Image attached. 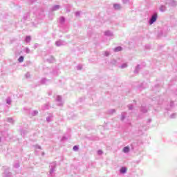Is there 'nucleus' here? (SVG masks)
Instances as JSON below:
<instances>
[{"label": "nucleus", "mask_w": 177, "mask_h": 177, "mask_svg": "<svg viewBox=\"0 0 177 177\" xmlns=\"http://www.w3.org/2000/svg\"><path fill=\"white\" fill-rule=\"evenodd\" d=\"M157 19H158V14L157 12H154L149 20V24L151 26V24H154L156 21H157Z\"/></svg>", "instance_id": "1"}, {"label": "nucleus", "mask_w": 177, "mask_h": 177, "mask_svg": "<svg viewBox=\"0 0 177 177\" xmlns=\"http://www.w3.org/2000/svg\"><path fill=\"white\" fill-rule=\"evenodd\" d=\"M56 167H57V164L56 163V162H53L50 164V175H52V174L55 172Z\"/></svg>", "instance_id": "2"}, {"label": "nucleus", "mask_w": 177, "mask_h": 177, "mask_svg": "<svg viewBox=\"0 0 177 177\" xmlns=\"http://www.w3.org/2000/svg\"><path fill=\"white\" fill-rule=\"evenodd\" d=\"M3 177H12V173L9 171V169H5Z\"/></svg>", "instance_id": "3"}, {"label": "nucleus", "mask_w": 177, "mask_h": 177, "mask_svg": "<svg viewBox=\"0 0 177 177\" xmlns=\"http://www.w3.org/2000/svg\"><path fill=\"white\" fill-rule=\"evenodd\" d=\"M55 45L56 46H63L64 45H66V43L63 40H59L55 42Z\"/></svg>", "instance_id": "4"}, {"label": "nucleus", "mask_w": 177, "mask_h": 177, "mask_svg": "<svg viewBox=\"0 0 177 177\" xmlns=\"http://www.w3.org/2000/svg\"><path fill=\"white\" fill-rule=\"evenodd\" d=\"M56 102H57L58 106H63V101L62 100V96L57 95L56 98Z\"/></svg>", "instance_id": "5"}, {"label": "nucleus", "mask_w": 177, "mask_h": 177, "mask_svg": "<svg viewBox=\"0 0 177 177\" xmlns=\"http://www.w3.org/2000/svg\"><path fill=\"white\" fill-rule=\"evenodd\" d=\"M168 5H169V6H177V1L175 0H170L168 2Z\"/></svg>", "instance_id": "6"}, {"label": "nucleus", "mask_w": 177, "mask_h": 177, "mask_svg": "<svg viewBox=\"0 0 177 177\" xmlns=\"http://www.w3.org/2000/svg\"><path fill=\"white\" fill-rule=\"evenodd\" d=\"M104 35L106 37H113L114 35L110 30H106L104 32Z\"/></svg>", "instance_id": "7"}, {"label": "nucleus", "mask_w": 177, "mask_h": 177, "mask_svg": "<svg viewBox=\"0 0 177 177\" xmlns=\"http://www.w3.org/2000/svg\"><path fill=\"white\" fill-rule=\"evenodd\" d=\"M59 9H60V5H55L53 6L51 10H53V12H55L56 10H59Z\"/></svg>", "instance_id": "8"}, {"label": "nucleus", "mask_w": 177, "mask_h": 177, "mask_svg": "<svg viewBox=\"0 0 177 177\" xmlns=\"http://www.w3.org/2000/svg\"><path fill=\"white\" fill-rule=\"evenodd\" d=\"M113 8L115 10H120L121 9V5L118 3L113 4Z\"/></svg>", "instance_id": "9"}, {"label": "nucleus", "mask_w": 177, "mask_h": 177, "mask_svg": "<svg viewBox=\"0 0 177 177\" xmlns=\"http://www.w3.org/2000/svg\"><path fill=\"white\" fill-rule=\"evenodd\" d=\"M30 41H31V36H26L25 38V42L26 44H30Z\"/></svg>", "instance_id": "10"}, {"label": "nucleus", "mask_w": 177, "mask_h": 177, "mask_svg": "<svg viewBox=\"0 0 177 177\" xmlns=\"http://www.w3.org/2000/svg\"><path fill=\"white\" fill-rule=\"evenodd\" d=\"M140 111L142 113H147L148 111L147 108L145 106H142L140 108Z\"/></svg>", "instance_id": "11"}, {"label": "nucleus", "mask_w": 177, "mask_h": 177, "mask_svg": "<svg viewBox=\"0 0 177 177\" xmlns=\"http://www.w3.org/2000/svg\"><path fill=\"white\" fill-rule=\"evenodd\" d=\"M159 10H160L161 12H165L167 10V7L165 6L162 5L159 8Z\"/></svg>", "instance_id": "12"}, {"label": "nucleus", "mask_w": 177, "mask_h": 177, "mask_svg": "<svg viewBox=\"0 0 177 177\" xmlns=\"http://www.w3.org/2000/svg\"><path fill=\"white\" fill-rule=\"evenodd\" d=\"M120 172L121 174H127V167H122L120 169Z\"/></svg>", "instance_id": "13"}, {"label": "nucleus", "mask_w": 177, "mask_h": 177, "mask_svg": "<svg viewBox=\"0 0 177 177\" xmlns=\"http://www.w3.org/2000/svg\"><path fill=\"white\" fill-rule=\"evenodd\" d=\"M140 70V65H137L136 67V69L134 71V74H138L139 73V71Z\"/></svg>", "instance_id": "14"}, {"label": "nucleus", "mask_w": 177, "mask_h": 177, "mask_svg": "<svg viewBox=\"0 0 177 177\" xmlns=\"http://www.w3.org/2000/svg\"><path fill=\"white\" fill-rule=\"evenodd\" d=\"M122 50V47L118 46L114 48V52H121Z\"/></svg>", "instance_id": "15"}, {"label": "nucleus", "mask_w": 177, "mask_h": 177, "mask_svg": "<svg viewBox=\"0 0 177 177\" xmlns=\"http://www.w3.org/2000/svg\"><path fill=\"white\" fill-rule=\"evenodd\" d=\"M121 121H124L125 120V117L127 115V112H122L121 114Z\"/></svg>", "instance_id": "16"}, {"label": "nucleus", "mask_w": 177, "mask_h": 177, "mask_svg": "<svg viewBox=\"0 0 177 177\" xmlns=\"http://www.w3.org/2000/svg\"><path fill=\"white\" fill-rule=\"evenodd\" d=\"M64 21H66V18H64V17H61L59 18V23L61 24H64Z\"/></svg>", "instance_id": "17"}, {"label": "nucleus", "mask_w": 177, "mask_h": 177, "mask_svg": "<svg viewBox=\"0 0 177 177\" xmlns=\"http://www.w3.org/2000/svg\"><path fill=\"white\" fill-rule=\"evenodd\" d=\"M129 147H124L123 149L124 153H129Z\"/></svg>", "instance_id": "18"}, {"label": "nucleus", "mask_w": 177, "mask_h": 177, "mask_svg": "<svg viewBox=\"0 0 177 177\" xmlns=\"http://www.w3.org/2000/svg\"><path fill=\"white\" fill-rule=\"evenodd\" d=\"M49 80H48V79L46 78H43L41 80V84H48V82Z\"/></svg>", "instance_id": "19"}, {"label": "nucleus", "mask_w": 177, "mask_h": 177, "mask_svg": "<svg viewBox=\"0 0 177 177\" xmlns=\"http://www.w3.org/2000/svg\"><path fill=\"white\" fill-rule=\"evenodd\" d=\"M24 61V56H20L18 59V62L19 63H23V62Z\"/></svg>", "instance_id": "20"}, {"label": "nucleus", "mask_w": 177, "mask_h": 177, "mask_svg": "<svg viewBox=\"0 0 177 177\" xmlns=\"http://www.w3.org/2000/svg\"><path fill=\"white\" fill-rule=\"evenodd\" d=\"M7 121H8V122H10V124H14V122H15V120H13V118H8L7 119Z\"/></svg>", "instance_id": "21"}, {"label": "nucleus", "mask_w": 177, "mask_h": 177, "mask_svg": "<svg viewBox=\"0 0 177 177\" xmlns=\"http://www.w3.org/2000/svg\"><path fill=\"white\" fill-rule=\"evenodd\" d=\"M47 62L49 63H53L55 62V58L53 57H50V59H47Z\"/></svg>", "instance_id": "22"}, {"label": "nucleus", "mask_w": 177, "mask_h": 177, "mask_svg": "<svg viewBox=\"0 0 177 177\" xmlns=\"http://www.w3.org/2000/svg\"><path fill=\"white\" fill-rule=\"evenodd\" d=\"M53 117V116L52 115H50V116L47 117V118H46V121H47V122H50L51 119H52Z\"/></svg>", "instance_id": "23"}, {"label": "nucleus", "mask_w": 177, "mask_h": 177, "mask_svg": "<svg viewBox=\"0 0 177 177\" xmlns=\"http://www.w3.org/2000/svg\"><path fill=\"white\" fill-rule=\"evenodd\" d=\"M6 103L7 104H10L12 103V100L10 99V97H8L6 99Z\"/></svg>", "instance_id": "24"}, {"label": "nucleus", "mask_w": 177, "mask_h": 177, "mask_svg": "<svg viewBox=\"0 0 177 177\" xmlns=\"http://www.w3.org/2000/svg\"><path fill=\"white\" fill-rule=\"evenodd\" d=\"M38 115V111H33L32 112V115L33 116V117H35V115Z\"/></svg>", "instance_id": "25"}, {"label": "nucleus", "mask_w": 177, "mask_h": 177, "mask_svg": "<svg viewBox=\"0 0 177 177\" xmlns=\"http://www.w3.org/2000/svg\"><path fill=\"white\" fill-rule=\"evenodd\" d=\"M80 147L77 145H75L73 148V150H74V151H77V150H79Z\"/></svg>", "instance_id": "26"}, {"label": "nucleus", "mask_w": 177, "mask_h": 177, "mask_svg": "<svg viewBox=\"0 0 177 177\" xmlns=\"http://www.w3.org/2000/svg\"><path fill=\"white\" fill-rule=\"evenodd\" d=\"M128 65L127 64H122L120 66L121 68H127Z\"/></svg>", "instance_id": "27"}, {"label": "nucleus", "mask_w": 177, "mask_h": 177, "mask_svg": "<svg viewBox=\"0 0 177 177\" xmlns=\"http://www.w3.org/2000/svg\"><path fill=\"white\" fill-rule=\"evenodd\" d=\"M26 133H27L26 130H21V134L22 136H24V135H26Z\"/></svg>", "instance_id": "28"}, {"label": "nucleus", "mask_w": 177, "mask_h": 177, "mask_svg": "<svg viewBox=\"0 0 177 177\" xmlns=\"http://www.w3.org/2000/svg\"><path fill=\"white\" fill-rule=\"evenodd\" d=\"M109 113L110 114H114V113H115V109H111L109 110Z\"/></svg>", "instance_id": "29"}, {"label": "nucleus", "mask_w": 177, "mask_h": 177, "mask_svg": "<svg viewBox=\"0 0 177 177\" xmlns=\"http://www.w3.org/2000/svg\"><path fill=\"white\" fill-rule=\"evenodd\" d=\"M15 168H19L20 167V164L19 162H17L14 165Z\"/></svg>", "instance_id": "30"}, {"label": "nucleus", "mask_w": 177, "mask_h": 177, "mask_svg": "<svg viewBox=\"0 0 177 177\" xmlns=\"http://www.w3.org/2000/svg\"><path fill=\"white\" fill-rule=\"evenodd\" d=\"M104 56H106V57H108V56H110V53H109V51H105V52H104Z\"/></svg>", "instance_id": "31"}, {"label": "nucleus", "mask_w": 177, "mask_h": 177, "mask_svg": "<svg viewBox=\"0 0 177 177\" xmlns=\"http://www.w3.org/2000/svg\"><path fill=\"white\" fill-rule=\"evenodd\" d=\"M170 118H176V113H173L170 115Z\"/></svg>", "instance_id": "32"}, {"label": "nucleus", "mask_w": 177, "mask_h": 177, "mask_svg": "<svg viewBox=\"0 0 177 177\" xmlns=\"http://www.w3.org/2000/svg\"><path fill=\"white\" fill-rule=\"evenodd\" d=\"M97 154H98V156H102V155L103 154V151H102V150H98V151H97Z\"/></svg>", "instance_id": "33"}, {"label": "nucleus", "mask_w": 177, "mask_h": 177, "mask_svg": "<svg viewBox=\"0 0 177 177\" xmlns=\"http://www.w3.org/2000/svg\"><path fill=\"white\" fill-rule=\"evenodd\" d=\"M129 110H133V105H128Z\"/></svg>", "instance_id": "34"}, {"label": "nucleus", "mask_w": 177, "mask_h": 177, "mask_svg": "<svg viewBox=\"0 0 177 177\" xmlns=\"http://www.w3.org/2000/svg\"><path fill=\"white\" fill-rule=\"evenodd\" d=\"M77 70H82V65H78L77 66Z\"/></svg>", "instance_id": "35"}, {"label": "nucleus", "mask_w": 177, "mask_h": 177, "mask_svg": "<svg viewBox=\"0 0 177 177\" xmlns=\"http://www.w3.org/2000/svg\"><path fill=\"white\" fill-rule=\"evenodd\" d=\"M26 78H30V73H26V74L25 75Z\"/></svg>", "instance_id": "36"}, {"label": "nucleus", "mask_w": 177, "mask_h": 177, "mask_svg": "<svg viewBox=\"0 0 177 177\" xmlns=\"http://www.w3.org/2000/svg\"><path fill=\"white\" fill-rule=\"evenodd\" d=\"M35 149H39L40 150H41V146H39V145H35Z\"/></svg>", "instance_id": "37"}, {"label": "nucleus", "mask_w": 177, "mask_h": 177, "mask_svg": "<svg viewBox=\"0 0 177 177\" xmlns=\"http://www.w3.org/2000/svg\"><path fill=\"white\" fill-rule=\"evenodd\" d=\"M26 53H30V48H26L25 50Z\"/></svg>", "instance_id": "38"}, {"label": "nucleus", "mask_w": 177, "mask_h": 177, "mask_svg": "<svg viewBox=\"0 0 177 177\" xmlns=\"http://www.w3.org/2000/svg\"><path fill=\"white\" fill-rule=\"evenodd\" d=\"M123 3H128L129 2V0H122Z\"/></svg>", "instance_id": "39"}, {"label": "nucleus", "mask_w": 177, "mask_h": 177, "mask_svg": "<svg viewBox=\"0 0 177 177\" xmlns=\"http://www.w3.org/2000/svg\"><path fill=\"white\" fill-rule=\"evenodd\" d=\"M80 11H77V12H75V16H80Z\"/></svg>", "instance_id": "40"}, {"label": "nucleus", "mask_w": 177, "mask_h": 177, "mask_svg": "<svg viewBox=\"0 0 177 177\" xmlns=\"http://www.w3.org/2000/svg\"><path fill=\"white\" fill-rule=\"evenodd\" d=\"M170 107H174V101L170 102Z\"/></svg>", "instance_id": "41"}, {"label": "nucleus", "mask_w": 177, "mask_h": 177, "mask_svg": "<svg viewBox=\"0 0 177 177\" xmlns=\"http://www.w3.org/2000/svg\"><path fill=\"white\" fill-rule=\"evenodd\" d=\"M44 109H46V110H48V109H49V105L46 104V105L44 106Z\"/></svg>", "instance_id": "42"}, {"label": "nucleus", "mask_w": 177, "mask_h": 177, "mask_svg": "<svg viewBox=\"0 0 177 177\" xmlns=\"http://www.w3.org/2000/svg\"><path fill=\"white\" fill-rule=\"evenodd\" d=\"M143 85H145V83H142V84H141V86H140L138 87V88L140 89Z\"/></svg>", "instance_id": "43"}, {"label": "nucleus", "mask_w": 177, "mask_h": 177, "mask_svg": "<svg viewBox=\"0 0 177 177\" xmlns=\"http://www.w3.org/2000/svg\"><path fill=\"white\" fill-rule=\"evenodd\" d=\"M111 63H113V64H115V60L112 61Z\"/></svg>", "instance_id": "44"}, {"label": "nucleus", "mask_w": 177, "mask_h": 177, "mask_svg": "<svg viewBox=\"0 0 177 177\" xmlns=\"http://www.w3.org/2000/svg\"><path fill=\"white\" fill-rule=\"evenodd\" d=\"M37 46H38V44H35V48H37Z\"/></svg>", "instance_id": "45"}, {"label": "nucleus", "mask_w": 177, "mask_h": 177, "mask_svg": "<svg viewBox=\"0 0 177 177\" xmlns=\"http://www.w3.org/2000/svg\"><path fill=\"white\" fill-rule=\"evenodd\" d=\"M64 139H66V137H62V140H64Z\"/></svg>", "instance_id": "46"}, {"label": "nucleus", "mask_w": 177, "mask_h": 177, "mask_svg": "<svg viewBox=\"0 0 177 177\" xmlns=\"http://www.w3.org/2000/svg\"><path fill=\"white\" fill-rule=\"evenodd\" d=\"M48 95H52V93H49V94Z\"/></svg>", "instance_id": "47"}, {"label": "nucleus", "mask_w": 177, "mask_h": 177, "mask_svg": "<svg viewBox=\"0 0 177 177\" xmlns=\"http://www.w3.org/2000/svg\"><path fill=\"white\" fill-rule=\"evenodd\" d=\"M35 0H34V1H32V2H34Z\"/></svg>", "instance_id": "48"}, {"label": "nucleus", "mask_w": 177, "mask_h": 177, "mask_svg": "<svg viewBox=\"0 0 177 177\" xmlns=\"http://www.w3.org/2000/svg\"><path fill=\"white\" fill-rule=\"evenodd\" d=\"M150 121H151V120H149V122H150Z\"/></svg>", "instance_id": "49"}, {"label": "nucleus", "mask_w": 177, "mask_h": 177, "mask_svg": "<svg viewBox=\"0 0 177 177\" xmlns=\"http://www.w3.org/2000/svg\"><path fill=\"white\" fill-rule=\"evenodd\" d=\"M0 142H1V137H0Z\"/></svg>", "instance_id": "50"}]
</instances>
